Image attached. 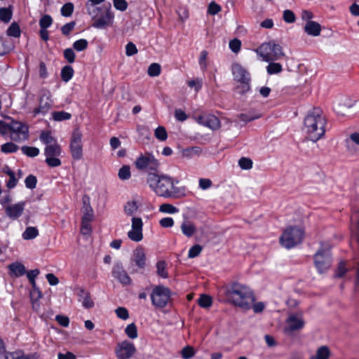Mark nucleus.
<instances>
[{
    "mask_svg": "<svg viewBox=\"0 0 359 359\" xmlns=\"http://www.w3.org/2000/svg\"><path fill=\"white\" fill-rule=\"evenodd\" d=\"M131 260L140 269H144L146 266V255L142 248L138 247L134 251Z\"/></svg>",
    "mask_w": 359,
    "mask_h": 359,
    "instance_id": "18",
    "label": "nucleus"
},
{
    "mask_svg": "<svg viewBox=\"0 0 359 359\" xmlns=\"http://www.w3.org/2000/svg\"><path fill=\"white\" fill-rule=\"evenodd\" d=\"M304 325V322L302 318L297 316H290L287 320V331L293 332L302 329Z\"/></svg>",
    "mask_w": 359,
    "mask_h": 359,
    "instance_id": "19",
    "label": "nucleus"
},
{
    "mask_svg": "<svg viewBox=\"0 0 359 359\" xmlns=\"http://www.w3.org/2000/svg\"><path fill=\"white\" fill-rule=\"evenodd\" d=\"M39 235V231L36 227L29 226L27 227L25 231L22 233V238L25 240H31L37 237Z\"/></svg>",
    "mask_w": 359,
    "mask_h": 359,
    "instance_id": "29",
    "label": "nucleus"
},
{
    "mask_svg": "<svg viewBox=\"0 0 359 359\" xmlns=\"http://www.w3.org/2000/svg\"><path fill=\"white\" fill-rule=\"evenodd\" d=\"M8 269L15 277H20L26 273L25 266L20 262H14L8 265Z\"/></svg>",
    "mask_w": 359,
    "mask_h": 359,
    "instance_id": "22",
    "label": "nucleus"
},
{
    "mask_svg": "<svg viewBox=\"0 0 359 359\" xmlns=\"http://www.w3.org/2000/svg\"><path fill=\"white\" fill-rule=\"evenodd\" d=\"M181 354L184 359H189L194 355L195 351L193 347L187 346L182 350Z\"/></svg>",
    "mask_w": 359,
    "mask_h": 359,
    "instance_id": "54",
    "label": "nucleus"
},
{
    "mask_svg": "<svg viewBox=\"0 0 359 359\" xmlns=\"http://www.w3.org/2000/svg\"><path fill=\"white\" fill-rule=\"evenodd\" d=\"M0 134L8 135L11 140L20 142L29 137V127L27 124L11 119L9 122L0 121Z\"/></svg>",
    "mask_w": 359,
    "mask_h": 359,
    "instance_id": "4",
    "label": "nucleus"
},
{
    "mask_svg": "<svg viewBox=\"0 0 359 359\" xmlns=\"http://www.w3.org/2000/svg\"><path fill=\"white\" fill-rule=\"evenodd\" d=\"M25 202H20L13 205H8L5 208L6 215L11 219H18L24 211Z\"/></svg>",
    "mask_w": 359,
    "mask_h": 359,
    "instance_id": "17",
    "label": "nucleus"
},
{
    "mask_svg": "<svg viewBox=\"0 0 359 359\" xmlns=\"http://www.w3.org/2000/svg\"><path fill=\"white\" fill-rule=\"evenodd\" d=\"M157 274L163 278H166L168 276V272L165 270L166 263L165 261H158L156 263Z\"/></svg>",
    "mask_w": 359,
    "mask_h": 359,
    "instance_id": "41",
    "label": "nucleus"
},
{
    "mask_svg": "<svg viewBox=\"0 0 359 359\" xmlns=\"http://www.w3.org/2000/svg\"><path fill=\"white\" fill-rule=\"evenodd\" d=\"M125 332L127 336L132 339H136L137 337V330L135 323L129 324L125 329Z\"/></svg>",
    "mask_w": 359,
    "mask_h": 359,
    "instance_id": "40",
    "label": "nucleus"
},
{
    "mask_svg": "<svg viewBox=\"0 0 359 359\" xmlns=\"http://www.w3.org/2000/svg\"><path fill=\"white\" fill-rule=\"evenodd\" d=\"M224 294L228 302L243 310H250L255 302L253 291L249 287L237 282L228 286Z\"/></svg>",
    "mask_w": 359,
    "mask_h": 359,
    "instance_id": "2",
    "label": "nucleus"
},
{
    "mask_svg": "<svg viewBox=\"0 0 359 359\" xmlns=\"http://www.w3.org/2000/svg\"><path fill=\"white\" fill-rule=\"evenodd\" d=\"M241 41L238 39H233L229 41V48L232 52L237 53L240 51Z\"/></svg>",
    "mask_w": 359,
    "mask_h": 359,
    "instance_id": "56",
    "label": "nucleus"
},
{
    "mask_svg": "<svg viewBox=\"0 0 359 359\" xmlns=\"http://www.w3.org/2000/svg\"><path fill=\"white\" fill-rule=\"evenodd\" d=\"M61 154L60 146L55 142L53 144L47 145L44 150V154L47 156H58Z\"/></svg>",
    "mask_w": 359,
    "mask_h": 359,
    "instance_id": "25",
    "label": "nucleus"
},
{
    "mask_svg": "<svg viewBox=\"0 0 359 359\" xmlns=\"http://www.w3.org/2000/svg\"><path fill=\"white\" fill-rule=\"evenodd\" d=\"M330 355V351L327 346H322L316 351V354L311 356L309 359H328Z\"/></svg>",
    "mask_w": 359,
    "mask_h": 359,
    "instance_id": "26",
    "label": "nucleus"
},
{
    "mask_svg": "<svg viewBox=\"0 0 359 359\" xmlns=\"http://www.w3.org/2000/svg\"><path fill=\"white\" fill-rule=\"evenodd\" d=\"M40 140L43 143L46 144H48L53 140V138L51 136L50 132L43 131L40 135Z\"/></svg>",
    "mask_w": 359,
    "mask_h": 359,
    "instance_id": "64",
    "label": "nucleus"
},
{
    "mask_svg": "<svg viewBox=\"0 0 359 359\" xmlns=\"http://www.w3.org/2000/svg\"><path fill=\"white\" fill-rule=\"evenodd\" d=\"M159 211L161 212L173 214L177 212V208L169 203H163L160 205Z\"/></svg>",
    "mask_w": 359,
    "mask_h": 359,
    "instance_id": "49",
    "label": "nucleus"
},
{
    "mask_svg": "<svg viewBox=\"0 0 359 359\" xmlns=\"http://www.w3.org/2000/svg\"><path fill=\"white\" fill-rule=\"evenodd\" d=\"M255 51L265 62L278 60L285 56L282 46L275 41L263 43Z\"/></svg>",
    "mask_w": 359,
    "mask_h": 359,
    "instance_id": "6",
    "label": "nucleus"
},
{
    "mask_svg": "<svg viewBox=\"0 0 359 359\" xmlns=\"http://www.w3.org/2000/svg\"><path fill=\"white\" fill-rule=\"evenodd\" d=\"M196 121L198 123L208 127L212 130H216L220 128L221 123L219 119L215 115L210 114H205L196 117Z\"/></svg>",
    "mask_w": 359,
    "mask_h": 359,
    "instance_id": "15",
    "label": "nucleus"
},
{
    "mask_svg": "<svg viewBox=\"0 0 359 359\" xmlns=\"http://www.w3.org/2000/svg\"><path fill=\"white\" fill-rule=\"evenodd\" d=\"M138 207L135 201H128L124 205V212L127 215L132 216L137 212Z\"/></svg>",
    "mask_w": 359,
    "mask_h": 359,
    "instance_id": "27",
    "label": "nucleus"
},
{
    "mask_svg": "<svg viewBox=\"0 0 359 359\" xmlns=\"http://www.w3.org/2000/svg\"><path fill=\"white\" fill-rule=\"evenodd\" d=\"M314 263L320 273H323L331 266L332 259L329 248H320L314 255Z\"/></svg>",
    "mask_w": 359,
    "mask_h": 359,
    "instance_id": "12",
    "label": "nucleus"
},
{
    "mask_svg": "<svg viewBox=\"0 0 359 359\" xmlns=\"http://www.w3.org/2000/svg\"><path fill=\"white\" fill-rule=\"evenodd\" d=\"M304 231L297 226L287 228L280 238V244L287 248H292L302 243L304 238Z\"/></svg>",
    "mask_w": 359,
    "mask_h": 359,
    "instance_id": "8",
    "label": "nucleus"
},
{
    "mask_svg": "<svg viewBox=\"0 0 359 359\" xmlns=\"http://www.w3.org/2000/svg\"><path fill=\"white\" fill-rule=\"evenodd\" d=\"M45 161L48 166L52 168L57 167L61 165V161L56 156H47Z\"/></svg>",
    "mask_w": 359,
    "mask_h": 359,
    "instance_id": "60",
    "label": "nucleus"
},
{
    "mask_svg": "<svg viewBox=\"0 0 359 359\" xmlns=\"http://www.w3.org/2000/svg\"><path fill=\"white\" fill-rule=\"evenodd\" d=\"M150 296L152 305L157 309H163L170 300L171 291L164 285H156L153 287Z\"/></svg>",
    "mask_w": 359,
    "mask_h": 359,
    "instance_id": "9",
    "label": "nucleus"
},
{
    "mask_svg": "<svg viewBox=\"0 0 359 359\" xmlns=\"http://www.w3.org/2000/svg\"><path fill=\"white\" fill-rule=\"evenodd\" d=\"M231 72L234 80L240 83L236 88L238 93L243 95L250 91L251 81L250 73L238 63L232 65Z\"/></svg>",
    "mask_w": 359,
    "mask_h": 359,
    "instance_id": "7",
    "label": "nucleus"
},
{
    "mask_svg": "<svg viewBox=\"0 0 359 359\" xmlns=\"http://www.w3.org/2000/svg\"><path fill=\"white\" fill-rule=\"evenodd\" d=\"M29 295L31 300H39L42 297V294L36 285L32 287Z\"/></svg>",
    "mask_w": 359,
    "mask_h": 359,
    "instance_id": "61",
    "label": "nucleus"
},
{
    "mask_svg": "<svg viewBox=\"0 0 359 359\" xmlns=\"http://www.w3.org/2000/svg\"><path fill=\"white\" fill-rule=\"evenodd\" d=\"M202 250H203V248L201 245H198V244L194 245L189 249L188 257L189 258H194L200 255Z\"/></svg>",
    "mask_w": 359,
    "mask_h": 359,
    "instance_id": "55",
    "label": "nucleus"
},
{
    "mask_svg": "<svg viewBox=\"0 0 359 359\" xmlns=\"http://www.w3.org/2000/svg\"><path fill=\"white\" fill-rule=\"evenodd\" d=\"M161 67L158 63L151 64L147 70V73L150 76H157L161 74Z\"/></svg>",
    "mask_w": 359,
    "mask_h": 359,
    "instance_id": "42",
    "label": "nucleus"
},
{
    "mask_svg": "<svg viewBox=\"0 0 359 359\" xmlns=\"http://www.w3.org/2000/svg\"><path fill=\"white\" fill-rule=\"evenodd\" d=\"M351 221L353 224H355V230L353 233V237H354L355 240H358V233L359 232V210L355 211L352 214Z\"/></svg>",
    "mask_w": 359,
    "mask_h": 359,
    "instance_id": "30",
    "label": "nucleus"
},
{
    "mask_svg": "<svg viewBox=\"0 0 359 359\" xmlns=\"http://www.w3.org/2000/svg\"><path fill=\"white\" fill-rule=\"evenodd\" d=\"M353 104L351 102L344 101L335 104L334 109L338 115L344 116H346L348 109L353 107Z\"/></svg>",
    "mask_w": 359,
    "mask_h": 359,
    "instance_id": "23",
    "label": "nucleus"
},
{
    "mask_svg": "<svg viewBox=\"0 0 359 359\" xmlns=\"http://www.w3.org/2000/svg\"><path fill=\"white\" fill-rule=\"evenodd\" d=\"M74 11V4L72 3H66L61 8V14L62 16L69 17Z\"/></svg>",
    "mask_w": 359,
    "mask_h": 359,
    "instance_id": "47",
    "label": "nucleus"
},
{
    "mask_svg": "<svg viewBox=\"0 0 359 359\" xmlns=\"http://www.w3.org/2000/svg\"><path fill=\"white\" fill-rule=\"evenodd\" d=\"M116 316L123 320H126L129 318L128 310L124 307H118L115 310Z\"/></svg>",
    "mask_w": 359,
    "mask_h": 359,
    "instance_id": "62",
    "label": "nucleus"
},
{
    "mask_svg": "<svg viewBox=\"0 0 359 359\" xmlns=\"http://www.w3.org/2000/svg\"><path fill=\"white\" fill-rule=\"evenodd\" d=\"M112 275L123 285H127L131 283V278L123 269L121 262H117L114 264L112 269Z\"/></svg>",
    "mask_w": 359,
    "mask_h": 359,
    "instance_id": "16",
    "label": "nucleus"
},
{
    "mask_svg": "<svg viewBox=\"0 0 359 359\" xmlns=\"http://www.w3.org/2000/svg\"><path fill=\"white\" fill-rule=\"evenodd\" d=\"M70 152L75 161L81 160L83 157L82 133L76 128H74L69 144Z\"/></svg>",
    "mask_w": 359,
    "mask_h": 359,
    "instance_id": "11",
    "label": "nucleus"
},
{
    "mask_svg": "<svg viewBox=\"0 0 359 359\" xmlns=\"http://www.w3.org/2000/svg\"><path fill=\"white\" fill-rule=\"evenodd\" d=\"M326 123L327 119L323 111L319 108H313L304 118L303 131L308 139L317 142L324 136Z\"/></svg>",
    "mask_w": 359,
    "mask_h": 359,
    "instance_id": "3",
    "label": "nucleus"
},
{
    "mask_svg": "<svg viewBox=\"0 0 359 359\" xmlns=\"http://www.w3.org/2000/svg\"><path fill=\"white\" fill-rule=\"evenodd\" d=\"M52 117L55 121H62L70 119L72 114L64 111H53L52 113Z\"/></svg>",
    "mask_w": 359,
    "mask_h": 359,
    "instance_id": "31",
    "label": "nucleus"
},
{
    "mask_svg": "<svg viewBox=\"0 0 359 359\" xmlns=\"http://www.w3.org/2000/svg\"><path fill=\"white\" fill-rule=\"evenodd\" d=\"M36 182L37 179L33 175H28L25 180L26 187L30 189H33L36 187Z\"/></svg>",
    "mask_w": 359,
    "mask_h": 359,
    "instance_id": "52",
    "label": "nucleus"
},
{
    "mask_svg": "<svg viewBox=\"0 0 359 359\" xmlns=\"http://www.w3.org/2000/svg\"><path fill=\"white\" fill-rule=\"evenodd\" d=\"M64 57L69 63H73L75 61V53L72 48H68L64 50Z\"/></svg>",
    "mask_w": 359,
    "mask_h": 359,
    "instance_id": "58",
    "label": "nucleus"
},
{
    "mask_svg": "<svg viewBox=\"0 0 359 359\" xmlns=\"http://www.w3.org/2000/svg\"><path fill=\"white\" fill-rule=\"evenodd\" d=\"M74 75V69L69 65H66L61 70V78L65 82H68Z\"/></svg>",
    "mask_w": 359,
    "mask_h": 359,
    "instance_id": "28",
    "label": "nucleus"
},
{
    "mask_svg": "<svg viewBox=\"0 0 359 359\" xmlns=\"http://www.w3.org/2000/svg\"><path fill=\"white\" fill-rule=\"evenodd\" d=\"M88 13L93 19V27L95 28L106 29L113 24L114 15L111 11L110 3L101 7L89 8Z\"/></svg>",
    "mask_w": 359,
    "mask_h": 359,
    "instance_id": "5",
    "label": "nucleus"
},
{
    "mask_svg": "<svg viewBox=\"0 0 359 359\" xmlns=\"http://www.w3.org/2000/svg\"><path fill=\"white\" fill-rule=\"evenodd\" d=\"M269 64L266 67V72L269 74H275L280 73L283 71L282 65L278 62H269Z\"/></svg>",
    "mask_w": 359,
    "mask_h": 359,
    "instance_id": "32",
    "label": "nucleus"
},
{
    "mask_svg": "<svg viewBox=\"0 0 359 359\" xmlns=\"http://www.w3.org/2000/svg\"><path fill=\"white\" fill-rule=\"evenodd\" d=\"M91 221H87L82 219L81 222V233L83 235H88L91 233Z\"/></svg>",
    "mask_w": 359,
    "mask_h": 359,
    "instance_id": "59",
    "label": "nucleus"
},
{
    "mask_svg": "<svg viewBox=\"0 0 359 359\" xmlns=\"http://www.w3.org/2000/svg\"><path fill=\"white\" fill-rule=\"evenodd\" d=\"M155 137L161 141H165L168 137V134L165 128L163 126H158L155 130Z\"/></svg>",
    "mask_w": 359,
    "mask_h": 359,
    "instance_id": "50",
    "label": "nucleus"
},
{
    "mask_svg": "<svg viewBox=\"0 0 359 359\" xmlns=\"http://www.w3.org/2000/svg\"><path fill=\"white\" fill-rule=\"evenodd\" d=\"M50 93L48 90H43L39 98V105L33 111L34 115L41 114L43 115L48 113L52 106V100L50 99Z\"/></svg>",
    "mask_w": 359,
    "mask_h": 359,
    "instance_id": "14",
    "label": "nucleus"
},
{
    "mask_svg": "<svg viewBox=\"0 0 359 359\" xmlns=\"http://www.w3.org/2000/svg\"><path fill=\"white\" fill-rule=\"evenodd\" d=\"M75 25L76 22L74 21L65 24L61 28L62 33L65 36H68L70 34V32L74 29Z\"/></svg>",
    "mask_w": 359,
    "mask_h": 359,
    "instance_id": "63",
    "label": "nucleus"
},
{
    "mask_svg": "<svg viewBox=\"0 0 359 359\" xmlns=\"http://www.w3.org/2000/svg\"><path fill=\"white\" fill-rule=\"evenodd\" d=\"M53 23V19L49 15H44L39 20V26L41 29H47Z\"/></svg>",
    "mask_w": 359,
    "mask_h": 359,
    "instance_id": "43",
    "label": "nucleus"
},
{
    "mask_svg": "<svg viewBox=\"0 0 359 359\" xmlns=\"http://www.w3.org/2000/svg\"><path fill=\"white\" fill-rule=\"evenodd\" d=\"M239 166L243 170H248L252 167V161L251 159L242 157L238 161Z\"/></svg>",
    "mask_w": 359,
    "mask_h": 359,
    "instance_id": "53",
    "label": "nucleus"
},
{
    "mask_svg": "<svg viewBox=\"0 0 359 359\" xmlns=\"http://www.w3.org/2000/svg\"><path fill=\"white\" fill-rule=\"evenodd\" d=\"M40 271L39 269L30 270L28 272L26 271L27 277L32 285V287H34L36 285L35 282V278L39 274Z\"/></svg>",
    "mask_w": 359,
    "mask_h": 359,
    "instance_id": "48",
    "label": "nucleus"
},
{
    "mask_svg": "<svg viewBox=\"0 0 359 359\" xmlns=\"http://www.w3.org/2000/svg\"><path fill=\"white\" fill-rule=\"evenodd\" d=\"M118 177L122 180H128L130 177V170L128 165H123L118 170Z\"/></svg>",
    "mask_w": 359,
    "mask_h": 359,
    "instance_id": "44",
    "label": "nucleus"
},
{
    "mask_svg": "<svg viewBox=\"0 0 359 359\" xmlns=\"http://www.w3.org/2000/svg\"><path fill=\"white\" fill-rule=\"evenodd\" d=\"M128 236L133 241L140 242L143 238L142 231L132 229L128 232Z\"/></svg>",
    "mask_w": 359,
    "mask_h": 359,
    "instance_id": "39",
    "label": "nucleus"
},
{
    "mask_svg": "<svg viewBox=\"0 0 359 359\" xmlns=\"http://www.w3.org/2000/svg\"><path fill=\"white\" fill-rule=\"evenodd\" d=\"M181 230L184 235L189 238L195 233L196 228L192 222L184 221L181 225Z\"/></svg>",
    "mask_w": 359,
    "mask_h": 359,
    "instance_id": "24",
    "label": "nucleus"
},
{
    "mask_svg": "<svg viewBox=\"0 0 359 359\" xmlns=\"http://www.w3.org/2000/svg\"><path fill=\"white\" fill-rule=\"evenodd\" d=\"M305 32L313 36H318L320 34L321 25L315 21L309 20L304 26Z\"/></svg>",
    "mask_w": 359,
    "mask_h": 359,
    "instance_id": "20",
    "label": "nucleus"
},
{
    "mask_svg": "<svg viewBox=\"0 0 359 359\" xmlns=\"http://www.w3.org/2000/svg\"><path fill=\"white\" fill-rule=\"evenodd\" d=\"M88 42L86 39H79L73 43V48L75 49L76 51H83L86 50L88 47Z\"/></svg>",
    "mask_w": 359,
    "mask_h": 359,
    "instance_id": "45",
    "label": "nucleus"
},
{
    "mask_svg": "<svg viewBox=\"0 0 359 359\" xmlns=\"http://www.w3.org/2000/svg\"><path fill=\"white\" fill-rule=\"evenodd\" d=\"M221 6L215 1H212L209 4L208 7V13L212 15H215L221 11Z\"/></svg>",
    "mask_w": 359,
    "mask_h": 359,
    "instance_id": "51",
    "label": "nucleus"
},
{
    "mask_svg": "<svg viewBox=\"0 0 359 359\" xmlns=\"http://www.w3.org/2000/svg\"><path fill=\"white\" fill-rule=\"evenodd\" d=\"M198 304L202 308H209L212 304V298L208 294H201L198 299Z\"/></svg>",
    "mask_w": 359,
    "mask_h": 359,
    "instance_id": "34",
    "label": "nucleus"
},
{
    "mask_svg": "<svg viewBox=\"0 0 359 359\" xmlns=\"http://www.w3.org/2000/svg\"><path fill=\"white\" fill-rule=\"evenodd\" d=\"M12 10L10 8H0V20L4 22H8L12 18Z\"/></svg>",
    "mask_w": 359,
    "mask_h": 359,
    "instance_id": "36",
    "label": "nucleus"
},
{
    "mask_svg": "<svg viewBox=\"0 0 359 359\" xmlns=\"http://www.w3.org/2000/svg\"><path fill=\"white\" fill-rule=\"evenodd\" d=\"M8 36L18 38L20 36V29L18 23L13 22L7 29Z\"/></svg>",
    "mask_w": 359,
    "mask_h": 359,
    "instance_id": "37",
    "label": "nucleus"
},
{
    "mask_svg": "<svg viewBox=\"0 0 359 359\" xmlns=\"http://www.w3.org/2000/svg\"><path fill=\"white\" fill-rule=\"evenodd\" d=\"M261 117L260 114H253L252 113L248 114H240L238 115V118L244 122H249L253 120L257 119Z\"/></svg>",
    "mask_w": 359,
    "mask_h": 359,
    "instance_id": "46",
    "label": "nucleus"
},
{
    "mask_svg": "<svg viewBox=\"0 0 359 359\" xmlns=\"http://www.w3.org/2000/svg\"><path fill=\"white\" fill-rule=\"evenodd\" d=\"M83 208H84V212L83 216L82 217V219L87 220V221H92L94 215H93V210L91 208L89 203H86L85 201H83Z\"/></svg>",
    "mask_w": 359,
    "mask_h": 359,
    "instance_id": "33",
    "label": "nucleus"
},
{
    "mask_svg": "<svg viewBox=\"0 0 359 359\" xmlns=\"http://www.w3.org/2000/svg\"><path fill=\"white\" fill-rule=\"evenodd\" d=\"M21 150L25 155L29 157H35L39 154V149L34 147L23 146L21 147Z\"/></svg>",
    "mask_w": 359,
    "mask_h": 359,
    "instance_id": "35",
    "label": "nucleus"
},
{
    "mask_svg": "<svg viewBox=\"0 0 359 359\" xmlns=\"http://www.w3.org/2000/svg\"><path fill=\"white\" fill-rule=\"evenodd\" d=\"M115 353L118 359H129L136 353V348L133 343L124 340L117 344Z\"/></svg>",
    "mask_w": 359,
    "mask_h": 359,
    "instance_id": "13",
    "label": "nucleus"
},
{
    "mask_svg": "<svg viewBox=\"0 0 359 359\" xmlns=\"http://www.w3.org/2000/svg\"><path fill=\"white\" fill-rule=\"evenodd\" d=\"M135 165L138 170L149 172V173L157 170L159 166V163L153 154L146 152L144 154H141L137 158L135 161Z\"/></svg>",
    "mask_w": 359,
    "mask_h": 359,
    "instance_id": "10",
    "label": "nucleus"
},
{
    "mask_svg": "<svg viewBox=\"0 0 359 359\" xmlns=\"http://www.w3.org/2000/svg\"><path fill=\"white\" fill-rule=\"evenodd\" d=\"M18 149V146L13 142H7L1 146V151L4 154L15 153Z\"/></svg>",
    "mask_w": 359,
    "mask_h": 359,
    "instance_id": "38",
    "label": "nucleus"
},
{
    "mask_svg": "<svg viewBox=\"0 0 359 359\" xmlns=\"http://www.w3.org/2000/svg\"><path fill=\"white\" fill-rule=\"evenodd\" d=\"M346 146L350 152L356 151L357 147H359V132L353 133L349 135L346 140Z\"/></svg>",
    "mask_w": 359,
    "mask_h": 359,
    "instance_id": "21",
    "label": "nucleus"
},
{
    "mask_svg": "<svg viewBox=\"0 0 359 359\" xmlns=\"http://www.w3.org/2000/svg\"><path fill=\"white\" fill-rule=\"evenodd\" d=\"M283 18L287 23H293L296 20L294 13L290 10L284 11Z\"/></svg>",
    "mask_w": 359,
    "mask_h": 359,
    "instance_id": "57",
    "label": "nucleus"
},
{
    "mask_svg": "<svg viewBox=\"0 0 359 359\" xmlns=\"http://www.w3.org/2000/svg\"><path fill=\"white\" fill-rule=\"evenodd\" d=\"M149 187L158 196L165 198H180L185 196V189L177 187L180 181L168 175L149 172L147 177Z\"/></svg>",
    "mask_w": 359,
    "mask_h": 359,
    "instance_id": "1",
    "label": "nucleus"
}]
</instances>
